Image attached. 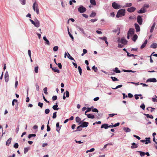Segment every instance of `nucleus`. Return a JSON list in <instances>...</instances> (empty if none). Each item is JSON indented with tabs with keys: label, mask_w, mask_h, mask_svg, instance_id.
<instances>
[{
	"label": "nucleus",
	"mask_w": 157,
	"mask_h": 157,
	"mask_svg": "<svg viewBox=\"0 0 157 157\" xmlns=\"http://www.w3.org/2000/svg\"><path fill=\"white\" fill-rule=\"evenodd\" d=\"M58 106L57 104L56 103V104L53 106L52 108L54 110H58L59 109V108H57Z\"/></svg>",
	"instance_id": "31"
},
{
	"label": "nucleus",
	"mask_w": 157,
	"mask_h": 157,
	"mask_svg": "<svg viewBox=\"0 0 157 157\" xmlns=\"http://www.w3.org/2000/svg\"><path fill=\"white\" fill-rule=\"evenodd\" d=\"M155 25H156V24H155V23H154L153 24L152 26L151 27V29L150 31V32L151 33H152L153 32L154 30V29L155 27Z\"/></svg>",
	"instance_id": "25"
},
{
	"label": "nucleus",
	"mask_w": 157,
	"mask_h": 157,
	"mask_svg": "<svg viewBox=\"0 0 157 157\" xmlns=\"http://www.w3.org/2000/svg\"><path fill=\"white\" fill-rule=\"evenodd\" d=\"M144 115H145L147 118H150L151 119L153 118V117L152 115H150L148 114H144Z\"/></svg>",
	"instance_id": "37"
},
{
	"label": "nucleus",
	"mask_w": 157,
	"mask_h": 157,
	"mask_svg": "<svg viewBox=\"0 0 157 157\" xmlns=\"http://www.w3.org/2000/svg\"><path fill=\"white\" fill-rule=\"evenodd\" d=\"M82 128L81 125H79L77 127V129L74 131V132H77L78 131H81L82 130Z\"/></svg>",
	"instance_id": "29"
},
{
	"label": "nucleus",
	"mask_w": 157,
	"mask_h": 157,
	"mask_svg": "<svg viewBox=\"0 0 157 157\" xmlns=\"http://www.w3.org/2000/svg\"><path fill=\"white\" fill-rule=\"evenodd\" d=\"M68 34H69L70 36L72 39V40H73L74 37H73V36L69 32V29H68Z\"/></svg>",
	"instance_id": "45"
},
{
	"label": "nucleus",
	"mask_w": 157,
	"mask_h": 157,
	"mask_svg": "<svg viewBox=\"0 0 157 157\" xmlns=\"http://www.w3.org/2000/svg\"><path fill=\"white\" fill-rule=\"evenodd\" d=\"M149 7V5L147 4H145L144 5V6L143 8H148Z\"/></svg>",
	"instance_id": "59"
},
{
	"label": "nucleus",
	"mask_w": 157,
	"mask_h": 157,
	"mask_svg": "<svg viewBox=\"0 0 157 157\" xmlns=\"http://www.w3.org/2000/svg\"><path fill=\"white\" fill-rule=\"evenodd\" d=\"M135 30L134 29L130 28L128 32V35L132 36L134 33Z\"/></svg>",
	"instance_id": "5"
},
{
	"label": "nucleus",
	"mask_w": 157,
	"mask_h": 157,
	"mask_svg": "<svg viewBox=\"0 0 157 157\" xmlns=\"http://www.w3.org/2000/svg\"><path fill=\"white\" fill-rule=\"evenodd\" d=\"M68 55L67 56V57L71 60H73L74 61H75V60H74V59L68 53Z\"/></svg>",
	"instance_id": "36"
},
{
	"label": "nucleus",
	"mask_w": 157,
	"mask_h": 157,
	"mask_svg": "<svg viewBox=\"0 0 157 157\" xmlns=\"http://www.w3.org/2000/svg\"><path fill=\"white\" fill-rule=\"evenodd\" d=\"M124 72H133V73H134L136 72V71H133L131 70H124Z\"/></svg>",
	"instance_id": "40"
},
{
	"label": "nucleus",
	"mask_w": 157,
	"mask_h": 157,
	"mask_svg": "<svg viewBox=\"0 0 157 157\" xmlns=\"http://www.w3.org/2000/svg\"><path fill=\"white\" fill-rule=\"evenodd\" d=\"M122 85H118L116 87H115V88H112L113 89H116L119 88L121 87H122Z\"/></svg>",
	"instance_id": "54"
},
{
	"label": "nucleus",
	"mask_w": 157,
	"mask_h": 157,
	"mask_svg": "<svg viewBox=\"0 0 157 157\" xmlns=\"http://www.w3.org/2000/svg\"><path fill=\"white\" fill-rule=\"evenodd\" d=\"M21 4L23 5H25L26 4L25 0H21Z\"/></svg>",
	"instance_id": "55"
},
{
	"label": "nucleus",
	"mask_w": 157,
	"mask_h": 157,
	"mask_svg": "<svg viewBox=\"0 0 157 157\" xmlns=\"http://www.w3.org/2000/svg\"><path fill=\"white\" fill-rule=\"evenodd\" d=\"M87 116L89 118L94 119V115L88 114L87 115Z\"/></svg>",
	"instance_id": "30"
},
{
	"label": "nucleus",
	"mask_w": 157,
	"mask_h": 157,
	"mask_svg": "<svg viewBox=\"0 0 157 157\" xmlns=\"http://www.w3.org/2000/svg\"><path fill=\"white\" fill-rule=\"evenodd\" d=\"M18 144L17 143H16L14 145V147L15 148H17L18 147Z\"/></svg>",
	"instance_id": "58"
},
{
	"label": "nucleus",
	"mask_w": 157,
	"mask_h": 157,
	"mask_svg": "<svg viewBox=\"0 0 157 157\" xmlns=\"http://www.w3.org/2000/svg\"><path fill=\"white\" fill-rule=\"evenodd\" d=\"M58 49V47L57 46H55L53 48V50L54 52L57 51Z\"/></svg>",
	"instance_id": "46"
},
{
	"label": "nucleus",
	"mask_w": 157,
	"mask_h": 157,
	"mask_svg": "<svg viewBox=\"0 0 157 157\" xmlns=\"http://www.w3.org/2000/svg\"><path fill=\"white\" fill-rule=\"evenodd\" d=\"M78 69L80 75H82V70L80 66L78 67Z\"/></svg>",
	"instance_id": "42"
},
{
	"label": "nucleus",
	"mask_w": 157,
	"mask_h": 157,
	"mask_svg": "<svg viewBox=\"0 0 157 157\" xmlns=\"http://www.w3.org/2000/svg\"><path fill=\"white\" fill-rule=\"evenodd\" d=\"M43 39L44 40L46 41V44L48 45H50V43L49 41L47 39L46 37L45 36H44L43 37Z\"/></svg>",
	"instance_id": "21"
},
{
	"label": "nucleus",
	"mask_w": 157,
	"mask_h": 157,
	"mask_svg": "<svg viewBox=\"0 0 157 157\" xmlns=\"http://www.w3.org/2000/svg\"><path fill=\"white\" fill-rule=\"evenodd\" d=\"M92 111L93 112H98V110L96 108H94L92 109Z\"/></svg>",
	"instance_id": "61"
},
{
	"label": "nucleus",
	"mask_w": 157,
	"mask_h": 157,
	"mask_svg": "<svg viewBox=\"0 0 157 157\" xmlns=\"http://www.w3.org/2000/svg\"><path fill=\"white\" fill-rule=\"evenodd\" d=\"M113 71L117 73H119L121 72L120 71L118 70L117 67H115V70Z\"/></svg>",
	"instance_id": "34"
},
{
	"label": "nucleus",
	"mask_w": 157,
	"mask_h": 157,
	"mask_svg": "<svg viewBox=\"0 0 157 157\" xmlns=\"http://www.w3.org/2000/svg\"><path fill=\"white\" fill-rule=\"evenodd\" d=\"M36 136V135L34 134H29L28 137L30 139L32 137H35Z\"/></svg>",
	"instance_id": "35"
},
{
	"label": "nucleus",
	"mask_w": 157,
	"mask_h": 157,
	"mask_svg": "<svg viewBox=\"0 0 157 157\" xmlns=\"http://www.w3.org/2000/svg\"><path fill=\"white\" fill-rule=\"evenodd\" d=\"M49 123V121H48V124ZM47 131H48V132L50 131L51 129L48 124L47 125Z\"/></svg>",
	"instance_id": "51"
},
{
	"label": "nucleus",
	"mask_w": 157,
	"mask_h": 157,
	"mask_svg": "<svg viewBox=\"0 0 157 157\" xmlns=\"http://www.w3.org/2000/svg\"><path fill=\"white\" fill-rule=\"evenodd\" d=\"M146 11V10L145 9L142 7L138 11V13H145Z\"/></svg>",
	"instance_id": "10"
},
{
	"label": "nucleus",
	"mask_w": 157,
	"mask_h": 157,
	"mask_svg": "<svg viewBox=\"0 0 157 157\" xmlns=\"http://www.w3.org/2000/svg\"><path fill=\"white\" fill-rule=\"evenodd\" d=\"M78 10L80 13H83L85 12L86 9L82 6H81L78 8Z\"/></svg>",
	"instance_id": "4"
},
{
	"label": "nucleus",
	"mask_w": 157,
	"mask_h": 157,
	"mask_svg": "<svg viewBox=\"0 0 157 157\" xmlns=\"http://www.w3.org/2000/svg\"><path fill=\"white\" fill-rule=\"evenodd\" d=\"M138 38V36L136 34H135L133 35L132 38V40L134 41V42H135L137 39Z\"/></svg>",
	"instance_id": "22"
},
{
	"label": "nucleus",
	"mask_w": 157,
	"mask_h": 157,
	"mask_svg": "<svg viewBox=\"0 0 157 157\" xmlns=\"http://www.w3.org/2000/svg\"><path fill=\"white\" fill-rule=\"evenodd\" d=\"M136 9L135 8L133 7H131L128 8L127 9V11L128 12L131 13L134 12L136 10Z\"/></svg>",
	"instance_id": "8"
},
{
	"label": "nucleus",
	"mask_w": 157,
	"mask_h": 157,
	"mask_svg": "<svg viewBox=\"0 0 157 157\" xmlns=\"http://www.w3.org/2000/svg\"><path fill=\"white\" fill-rule=\"evenodd\" d=\"M49 112H50V110H49V109H46L45 110V113L46 114H48V113H49Z\"/></svg>",
	"instance_id": "56"
},
{
	"label": "nucleus",
	"mask_w": 157,
	"mask_h": 157,
	"mask_svg": "<svg viewBox=\"0 0 157 157\" xmlns=\"http://www.w3.org/2000/svg\"><path fill=\"white\" fill-rule=\"evenodd\" d=\"M123 129L126 132H129L131 131V129L128 127H124Z\"/></svg>",
	"instance_id": "19"
},
{
	"label": "nucleus",
	"mask_w": 157,
	"mask_h": 157,
	"mask_svg": "<svg viewBox=\"0 0 157 157\" xmlns=\"http://www.w3.org/2000/svg\"><path fill=\"white\" fill-rule=\"evenodd\" d=\"M138 147L137 145L135 143H133L132 144V146H131L132 148H135Z\"/></svg>",
	"instance_id": "28"
},
{
	"label": "nucleus",
	"mask_w": 157,
	"mask_h": 157,
	"mask_svg": "<svg viewBox=\"0 0 157 157\" xmlns=\"http://www.w3.org/2000/svg\"><path fill=\"white\" fill-rule=\"evenodd\" d=\"M59 123L57 122L56 124V127H57V128L56 129V130L59 133V130L60 129L61 127H59Z\"/></svg>",
	"instance_id": "20"
},
{
	"label": "nucleus",
	"mask_w": 157,
	"mask_h": 157,
	"mask_svg": "<svg viewBox=\"0 0 157 157\" xmlns=\"http://www.w3.org/2000/svg\"><path fill=\"white\" fill-rule=\"evenodd\" d=\"M11 141V138H9L7 140V141L6 143V145L7 146H9L10 145V144Z\"/></svg>",
	"instance_id": "27"
},
{
	"label": "nucleus",
	"mask_w": 157,
	"mask_h": 157,
	"mask_svg": "<svg viewBox=\"0 0 157 157\" xmlns=\"http://www.w3.org/2000/svg\"><path fill=\"white\" fill-rule=\"evenodd\" d=\"M75 120H76V121L77 122L79 123V124H81V119L78 117H76V118Z\"/></svg>",
	"instance_id": "16"
},
{
	"label": "nucleus",
	"mask_w": 157,
	"mask_h": 157,
	"mask_svg": "<svg viewBox=\"0 0 157 157\" xmlns=\"http://www.w3.org/2000/svg\"><path fill=\"white\" fill-rule=\"evenodd\" d=\"M58 67L60 69H61L62 68V65L60 63H59L57 64Z\"/></svg>",
	"instance_id": "64"
},
{
	"label": "nucleus",
	"mask_w": 157,
	"mask_h": 157,
	"mask_svg": "<svg viewBox=\"0 0 157 157\" xmlns=\"http://www.w3.org/2000/svg\"><path fill=\"white\" fill-rule=\"evenodd\" d=\"M43 103H40V102H39L38 104V105L41 108H42L43 106Z\"/></svg>",
	"instance_id": "63"
},
{
	"label": "nucleus",
	"mask_w": 157,
	"mask_h": 157,
	"mask_svg": "<svg viewBox=\"0 0 157 157\" xmlns=\"http://www.w3.org/2000/svg\"><path fill=\"white\" fill-rule=\"evenodd\" d=\"M110 78L112 79V80L113 81H119L118 79L115 77H113L112 76Z\"/></svg>",
	"instance_id": "38"
},
{
	"label": "nucleus",
	"mask_w": 157,
	"mask_h": 157,
	"mask_svg": "<svg viewBox=\"0 0 157 157\" xmlns=\"http://www.w3.org/2000/svg\"><path fill=\"white\" fill-rule=\"evenodd\" d=\"M123 44H127V41L125 39L121 38L120 41L119 42Z\"/></svg>",
	"instance_id": "12"
},
{
	"label": "nucleus",
	"mask_w": 157,
	"mask_h": 157,
	"mask_svg": "<svg viewBox=\"0 0 157 157\" xmlns=\"http://www.w3.org/2000/svg\"><path fill=\"white\" fill-rule=\"evenodd\" d=\"M108 128V125L105 124H102L101 127V128H104L105 129H106Z\"/></svg>",
	"instance_id": "18"
},
{
	"label": "nucleus",
	"mask_w": 157,
	"mask_h": 157,
	"mask_svg": "<svg viewBox=\"0 0 157 157\" xmlns=\"http://www.w3.org/2000/svg\"><path fill=\"white\" fill-rule=\"evenodd\" d=\"M52 70L54 72H57L58 73H60V71L58 69H57V67H53L52 68Z\"/></svg>",
	"instance_id": "24"
},
{
	"label": "nucleus",
	"mask_w": 157,
	"mask_h": 157,
	"mask_svg": "<svg viewBox=\"0 0 157 157\" xmlns=\"http://www.w3.org/2000/svg\"><path fill=\"white\" fill-rule=\"evenodd\" d=\"M33 10L35 11H36V12L37 14L39 13V10L38 8V5L35 2L33 4Z\"/></svg>",
	"instance_id": "2"
},
{
	"label": "nucleus",
	"mask_w": 157,
	"mask_h": 157,
	"mask_svg": "<svg viewBox=\"0 0 157 157\" xmlns=\"http://www.w3.org/2000/svg\"><path fill=\"white\" fill-rule=\"evenodd\" d=\"M99 38L100 39H101L102 40H104L105 41L107 39V37L105 36H103V37H100Z\"/></svg>",
	"instance_id": "47"
},
{
	"label": "nucleus",
	"mask_w": 157,
	"mask_h": 157,
	"mask_svg": "<svg viewBox=\"0 0 157 157\" xmlns=\"http://www.w3.org/2000/svg\"><path fill=\"white\" fill-rule=\"evenodd\" d=\"M29 150V148L28 147H25L24 148V152L25 154H26L28 151Z\"/></svg>",
	"instance_id": "49"
},
{
	"label": "nucleus",
	"mask_w": 157,
	"mask_h": 157,
	"mask_svg": "<svg viewBox=\"0 0 157 157\" xmlns=\"http://www.w3.org/2000/svg\"><path fill=\"white\" fill-rule=\"evenodd\" d=\"M146 142H145V144H147L149 143H150L151 141L150 140V137L148 138H146Z\"/></svg>",
	"instance_id": "32"
},
{
	"label": "nucleus",
	"mask_w": 157,
	"mask_h": 157,
	"mask_svg": "<svg viewBox=\"0 0 157 157\" xmlns=\"http://www.w3.org/2000/svg\"><path fill=\"white\" fill-rule=\"evenodd\" d=\"M47 88L46 87L44 88V94H47L48 93L47 92Z\"/></svg>",
	"instance_id": "44"
},
{
	"label": "nucleus",
	"mask_w": 157,
	"mask_h": 157,
	"mask_svg": "<svg viewBox=\"0 0 157 157\" xmlns=\"http://www.w3.org/2000/svg\"><path fill=\"white\" fill-rule=\"evenodd\" d=\"M132 6V4L131 3H126L124 6H122V8H125L126 7H129Z\"/></svg>",
	"instance_id": "17"
},
{
	"label": "nucleus",
	"mask_w": 157,
	"mask_h": 157,
	"mask_svg": "<svg viewBox=\"0 0 157 157\" xmlns=\"http://www.w3.org/2000/svg\"><path fill=\"white\" fill-rule=\"evenodd\" d=\"M139 152L140 153V155L141 156H144L145 155V152H142L141 151H139Z\"/></svg>",
	"instance_id": "43"
},
{
	"label": "nucleus",
	"mask_w": 157,
	"mask_h": 157,
	"mask_svg": "<svg viewBox=\"0 0 157 157\" xmlns=\"http://www.w3.org/2000/svg\"><path fill=\"white\" fill-rule=\"evenodd\" d=\"M17 100H16V99H14L13 101H12V105L13 106L14 105V102H17Z\"/></svg>",
	"instance_id": "60"
},
{
	"label": "nucleus",
	"mask_w": 157,
	"mask_h": 157,
	"mask_svg": "<svg viewBox=\"0 0 157 157\" xmlns=\"http://www.w3.org/2000/svg\"><path fill=\"white\" fill-rule=\"evenodd\" d=\"M66 96L64 95L63 97V98H66V97L68 98L69 96V91L67 90L66 91Z\"/></svg>",
	"instance_id": "26"
},
{
	"label": "nucleus",
	"mask_w": 157,
	"mask_h": 157,
	"mask_svg": "<svg viewBox=\"0 0 157 157\" xmlns=\"http://www.w3.org/2000/svg\"><path fill=\"white\" fill-rule=\"evenodd\" d=\"M96 13L95 12H92L90 16L91 17H94L96 15Z\"/></svg>",
	"instance_id": "39"
},
{
	"label": "nucleus",
	"mask_w": 157,
	"mask_h": 157,
	"mask_svg": "<svg viewBox=\"0 0 157 157\" xmlns=\"http://www.w3.org/2000/svg\"><path fill=\"white\" fill-rule=\"evenodd\" d=\"M138 96L141 97L140 98H143V97H141V94H135V98H139Z\"/></svg>",
	"instance_id": "53"
},
{
	"label": "nucleus",
	"mask_w": 157,
	"mask_h": 157,
	"mask_svg": "<svg viewBox=\"0 0 157 157\" xmlns=\"http://www.w3.org/2000/svg\"><path fill=\"white\" fill-rule=\"evenodd\" d=\"M34 26L36 27H39L40 26V23L39 21L37 19L35 20V23L34 25Z\"/></svg>",
	"instance_id": "9"
},
{
	"label": "nucleus",
	"mask_w": 157,
	"mask_h": 157,
	"mask_svg": "<svg viewBox=\"0 0 157 157\" xmlns=\"http://www.w3.org/2000/svg\"><path fill=\"white\" fill-rule=\"evenodd\" d=\"M140 107L143 109L144 110L145 108V105H144V103H142L140 106Z\"/></svg>",
	"instance_id": "52"
},
{
	"label": "nucleus",
	"mask_w": 157,
	"mask_h": 157,
	"mask_svg": "<svg viewBox=\"0 0 157 157\" xmlns=\"http://www.w3.org/2000/svg\"><path fill=\"white\" fill-rule=\"evenodd\" d=\"M5 82H8L9 80V75L8 73L6 71L5 75Z\"/></svg>",
	"instance_id": "7"
},
{
	"label": "nucleus",
	"mask_w": 157,
	"mask_h": 157,
	"mask_svg": "<svg viewBox=\"0 0 157 157\" xmlns=\"http://www.w3.org/2000/svg\"><path fill=\"white\" fill-rule=\"evenodd\" d=\"M125 10L124 9H121L119 10L116 15V17L119 18L121 17L122 16H124L125 15Z\"/></svg>",
	"instance_id": "1"
},
{
	"label": "nucleus",
	"mask_w": 157,
	"mask_h": 157,
	"mask_svg": "<svg viewBox=\"0 0 157 157\" xmlns=\"http://www.w3.org/2000/svg\"><path fill=\"white\" fill-rule=\"evenodd\" d=\"M89 124V123L86 122H83L81 124V126L82 127H86Z\"/></svg>",
	"instance_id": "11"
},
{
	"label": "nucleus",
	"mask_w": 157,
	"mask_h": 157,
	"mask_svg": "<svg viewBox=\"0 0 157 157\" xmlns=\"http://www.w3.org/2000/svg\"><path fill=\"white\" fill-rule=\"evenodd\" d=\"M34 71L36 73H37L38 72V67L37 66L35 68Z\"/></svg>",
	"instance_id": "48"
},
{
	"label": "nucleus",
	"mask_w": 157,
	"mask_h": 157,
	"mask_svg": "<svg viewBox=\"0 0 157 157\" xmlns=\"http://www.w3.org/2000/svg\"><path fill=\"white\" fill-rule=\"evenodd\" d=\"M137 21L138 23L141 25L142 24V19L141 16L139 15L137 17Z\"/></svg>",
	"instance_id": "6"
},
{
	"label": "nucleus",
	"mask_w": 157,
	"mask_h": 157,
	"mask_svg": "<svg viewBox=\"0 0 157 157\" xmlns=\"http://www.w3.org/2000/svg\"><path fill=\"white\" fill-rule=\"evenodd\" d=\"M92 69L93 70H94L95 72H97L98 71V69L96 67H95V66H93L92 67Z\"/></svg>",
	"instance_id": "41"
},
{
	"label": "nucleus",
	"mask_w": 157,
	"mask_h": 157,
	"mask_svg": "<svg viewBox=\"0 0 157 157\" xmlns=\"http://www.w3.org/2000/svg\"><path fill=\"white\" fill-rule=\"evenodd\" d=\"M135 29H136V32H138L140 31V27L139 25L137 24H135Z\"/></svg>",
	"instance_id": "14"
},
{
	"label": "nucleus",
	"mask_w": 157,
	"mask_h": 157,
	"mask_svg": "<svg viewBox=\"0 0 157 157\" xmlns=\"http://www.w3.org/2000/svg\"><path fill=\"white\" fill-rule=\"evenodd\" d=\"M151 48H156L157 47V44L156 43H153L151 45Z\"/></svg>",
	"instance_id": "23"
},
{
	"label": "nucleus",
	"mask_w": 157,
	"mask_h": 157,
	"mask_svg": "<svg viewBox=\"0 0 157 157\" xmlns=\"http://www.w3.org/2000/svg\"><path fill=\"white\" fill-rule=\"evenodd\" d=\"M112 6L115 9L117 10L121 8H122V6H121L118 5L115 2H113L112 4Z\"/></svg>",
	"instance_id": "3"
},
{
	"label": "nucleus",
	"mask_w": 157,
	"mask_h": 157,
	"mask_svg": "<svg viewBox=\"0 0 157 157\" xmlns=\"http://www.w3.org/2000/svg\"><path fill=\"white\" fill-rule=\"evenodd\" d=\"M147 82H156L157 80L156 78H150L148 79L147 80Z\"/></svg>",
	"instance_id": "13"
},
{
	"label": "nucleus",
	"mask_w": 157,
	"mask_h": 157,
	"mask_svg": "<svg viewBox=\"0 0 157 157\" xmlns=\"http://www.w3.org/2000/svg\"><path fill=\"white\" fill-rule=\"evenodd\" d=\"M90 2L93 5L95 6L96 5V2L95 0H90Z\"/></svg>",
	"instance_id": "33"
},
{
	"label": "nucleus",
	"mask_w": 157,
	"mask_h": 157,
	"mask_svg": "<svg viewBox=\"0 0 157 157\" xmlns=\"http://www.w3.org/2000/svg\"><path fill=\"white\" fill-rule=\"evenodd\" d=\"M56 112H55L53 113L52 116V118L53 119H55L56 117Z\"/></svg>",
	"instance_id": "50"
},
{
	"label": "nucleus",
	"mask_w": 157,
	"mask_h": 157,
	"mask_svg": "<svg viewBox=\"0 0 157 157\" xmlns=\"http://www.w3.org/2000/svg\"><path fill=\"white\" fill-rule=\"evenodd\" d=\"M123 50L125 52L127 53V56L128 57H130L131 56H136V55H135L133 54H131V55H129L130 53H129L127 51L126 49L125 48H124Z\"/></svg>",
	"instance_id": "15"
},
{
	"label": "nucleus",
	"mask_w": 157,
	"mask_h": 157,
	"mask_svg": "<svg viewBox=\"0 0 157 157\" xmlns=\"http://www.w3.org/2000/svg\"><path fill=\"white\" fill-rule=\"evenodd\" d=\"M19 125H17V128L16 129V132L17 133L18 132L19 130Z\"/></svg>",
	"instance_id": "57"
},
{
	"label": "nucleus",
	"mask_w": 157,
	"mask_h": 157,
	"mask_svg": "<svg viewBox=\"0 0 157 157\" xmlns=\"http://www.w3.org/2000/svg\"><path fill=\"white\" fill-rule=\"evenodd\" d=\"M133 136L134 137L136 138V139H137L138 140H140V137H139V136H137L134 135H133Z\"/></svg>",
	"instance_id": "62"
}]
</instances>
